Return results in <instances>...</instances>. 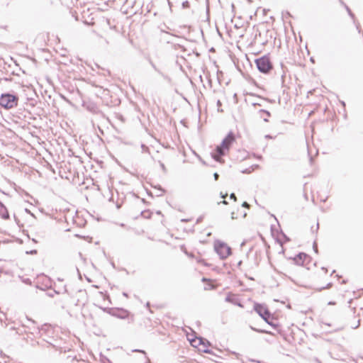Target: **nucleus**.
Returning a JSON list of instances; mask_svg holds the SVG:
<instances>
[{
    "mask_svg": "<svg viewBox=\"0 0 363 363\" xmlns=\"http://www.w3.org/2000/svg\"><path fill=\"white\" fill-rule=\"evenodd\" d=\"M250 329L255 331V332H257V333H265V334H271V335H273L272 333L268 331V330H263V329H258V328H254L253 326H250Z\"/></svg>",
    "mask_w": 363,
    "mask_h": 363,
    "instance_id": "obj_10",
    "label": "nucleus"
},
{
    "mask_svg": "<svg viewBox=\"0 0 363 363\" xmlns=\"http://www.w3.org/2000/svg\"><path fill=\"white\" fill-rule=\"evenodd\" d=\"M0 216L4 219L7 220L9 218V213L6 207L3 204L2 202L0 201Z\"/></svg>",
    "mask_w": 363,
    "mask_h": 363,
    "instance_id": "obj_8",
    "label": "nucleus"
},
{
    "mask_svg": "<svg viewBox=\"0 0 363 363\" xmlns=\"http://www.w3.org/2000/svg\"><path fill=\"white\" fill-rule=\"evenodd\" d=\"M264 121L265 122H268V119H267V118H264Z\"/></svg>",
    "mask_w": 363,
    "mask_h": 363,
    "instance_id": "obj_38",
    "label": "nucleus"
},
{
    "mask_svg": "<svg viewBox=\"0 0 363 363\" xmlns=\"http://www.w3.org/2000/svg\"><path fill=\"white\" fill-rule=\"evenodd\" d=\"M318 228H319V223H318L317 226H316V230L318 229Z\"/></svg>",
    "mask_w": 363,
    "mask_h": 363,
    "instance_id": "obj_39",
    "label": "nucleus"
},
{
    "mask_svg": "<svg viewBox=\"0 0 363 363\" xmlns=\"http://www.w3.org/2000/svg\"><path fill=\"white\" fill-rule=\"evenodd\" d=\"M214 249L221 259H226L231 254V248L226 243L220 240L215 242Z\"/></svg>",
    "mask_w": 363,
    "mask_h": 363,
    "instance_id": "obj_4",
    "label": "nucleus"
},
{
    "mask_svg": "<svg viewBox=\"0 0 363 363\" xmlns=\"http://www.w3.org/2000/svg\"><path fill=\"white\" fill-rule=\"evenodd\" d=\"M147 363H150V360L148 357H147Z\"/></svg>",
    "mask_w": 363,
    "mask_h": 363,
    "instance_id": "obj_40",
    "label": "nucleus"
},
{
    "mask_svg": "<svg viewBox=\"0 0 363 363\" xmlns=\"http://www.w3.org/2000/svg\"><path fill=\"white\" fill-rule=\"evenodd\" d=\"M213 177H214L215 180H218V177H219V174L217 172H215L213 174Z\"/></svg>",
    "mask_w": 363,
    "mask_h": 363,
    "instance_id": "obj_25",
    "label": "nucleus"
},
{
    "mask_svg": "<svg viewBox=\"0 0 363 363\" xmlns=\"http://www.w3.org/2000/svg\"><path fill=\"white\" fill-rule=\"evenodd\" d=\"M202 281H206V278H203Z\"/></svg>",
    "mask_w": 363,
    "mask_h": 363,
    "instance_id": "obj_43",
    "label": "nucleus"
},
{
    "mask_svg": "<svg viewBox=\"0 0 363 363\" xmlns=\"http://www.w3.org/2000/svg\"><path fill=\"white\" fill-rule=\"evenodd\" d=\"M189 1H184V2L182 3V6H183L184 8H187V7H189Z\"/></svg>",
    "mask_w": 363,
    "mask_h": 363,
    "instance_id": "obj_17",
    "label": "nucleus"
},
{
    "mask_svg": "<svg viewBox=\"0 0 363 363\" xmlns=\"http://www.w3.org/2000/svg\"><path fill=\"white\" fill-rule=\"evenodd\" d=\"M111 312L110 313L115 317H117L121 319H125L128 318L130 313L125 309L123 308H117V309H111Z\"/></svg>",
    "mask_w": 363,
    "mask_h": 363,
    "instance_id": "obj_6",
    "label": "nucleus"
},
{
    "mask_svg": "<svg viewBox=\"0 0 363 363\" xmlns=\"http://www.w3.org/2000/svg\"><path fill=\"white\" fill-rule=\"evenodd\" d=\"M309 258L310 257L308 255L303 252H301L294 258V261L296 264L303 266L306 260L309 259Z\"/></svg>",
    "mask_w": 363,
    "mask_h": 363,
    "instance_id": "obj_7",
    "label": "nucleus"
},
{
    "mask_svg": "<svg viewBox=\"0 0 363 363\" xmlns=\"http://www.w3.org/2000/svg\"><path fill=\"white\" fill-rule=\"evenodd\" d=\"M198 340L199 341L200 345H203L205 347L206 345H210V342L208 340H206L202 337H199Z\"/></svg>",
    "mask_w": 363,
    "mask_h": 363,
    "instance_id": "obj_11",
    "label": "nucleus"
},
{
    "mask_svg": "<svg viewBox=\"0 0 363 363\" xmlns=\"http://www.w3.org/2000/svg\"><path fill=\"white\" fill-rule=\"evenodd\" d=\"M203 352L205 353H208V354H211V351L210 350H208V349H204Z\"/></svg>",
    "mask_w": 363,
    "mask_h": 363,
    "instance_id": "obj_28",
    "label": "nucleus"
},
{
    "mask_svg": "<svg viewBox=\"0 0 363 363\" xmlns=\"http://www.w3.org/2000/svg\"><path fill=\"white\" fill-rule=\"evenodd\" d=\"M227 196H228V194H223L222 192L220 193V196H221L222 198H223V199H225Z\"/></svg>",
    "mask_w": 363,
    "mask_h": 363,
    "instance_id": "obj_30",
    "label": "nucleus"
},
{
    "mask_svg": "<svg viewBox=\"0 0 363 363\" xmlns=\"http://www.w3.org/2000/svg\"><path fill=\"white\" fill-rule=\"evenodd\" d=\"M258 70L264 74H268L273 69V65L267 55L257 58L255 61Z\"/></svg>",
    "mask_w": 363,
    "mask_h": 363,
    "instance_id": "obj_3",
    "label": "nucleus"
},
{
    "mask_svg": "<svg viewBox=\"0 0 363 363\" xmlns=\"http://www.w3.org/2000/svg\"><path fill=\"white\" fill-rule=\"evenodd\" d=\"M261 113H264L266 114L267 116H271V113L268 111H266V110H264V109H262L259 111Z\"/></svg>",
    "mask_w": 363,
    "mask_h": 363,
    "instance_id": "obj_15",
    "label": "nucleus"
},
{
    "mask_svg": "<svg viewBox=\"0 0 363 363\" xmlns=\"http://www.w3.org/2000/svg\"><path fill=\"white\" fill-rule=\"evenodd\" d=\"M160 167H161L162 171L164 172H166V167H165L164 164L162 162H160Z\"/></svg>",
    "mask_w": 363,
    "mask_h": 363,
    "instance_id": "obj_18",
    "label": "nucleus"
},
{
    "mask_svg": "<svg viewBox=\"0 0 363 363\" xmlns=\"http://www.w3.org/2000/svg\"><path fill=\"white\" fill-rule=\"evenodd\" d=\"M230 198L231 199H233L234 201H236V200H237V197H236V196H235V194L234 193L230 194Z\"/></svg>",
    "mask_w": 363,
    "mask_h": 363,
    "instance_id": "obj_21",
    "label": "nucleus"
},
{
    "mask_svg": "<svg viewBox=\"0 0 363 363\" xmlns=\"http://www.w3.org/2000/svg\"><path fill=\"white\" fill-rule=\"evenodd\" d=\"M133 352H141V353H143L144 354H146V352L144 350H142L136 349V350H133Z\"/></svg>",
    "mask_w": 363,
    "mask_h": 363,
    "instance_id": "obj_20",
    "label": "nucleus"
},
{
    "mask_svg": "<svg viewBox=\"0 0 363 363\" xmlns=\"http://www.w3.org/2000/svg\"><path fill=\"white\" fill-rule=\"evenodd\" d=\"M335 302H333V301H330V302L328 303V305H335Z\"/></svg>",
    "mask_w": 363,
    "mask_h": 363,
    "instance_id": "obj_34",
    "label": "nucleus"
},
{
    "mask_svg": "<svg viewBox=\"0 0 363 363\" xmlns=\"http://www.w3.org/2000/svg\"><path fill=\"white\" fill-rule=\"evenodd\" d=\"M221 203L225 204V205L228 204V201H226L225 200L222 201ZM219 203H220V202H219L218 204Z\"/></svg>",
    "mask_w": 363,
    "mask_h": 363,
    "instance_id": "obj_31",
    "label": "nucleus"
},
{
    "mask_svg": "<svg viewBox=\"0 0 363 363\" xmlns=\"http://www.w3.org/2000/svg\"><path fill=\"white\" fill-rule=\"evenodd\" d=\"M159 189L162 191V193L164 192V190L161 186L159 187Z\"/></svg>",
    "mask_w": 363,
    "mask_h": 363,
    "instance_id": "obj_35",
    "label": "nucleus"
},
{
    "mask_svg": "<svg viewBox=\"0 0 363 363\" xmlns=\"http://www.w3.org/2000/svg\"><path fill=\"white\" fill-rule=\"evenodd\" d=\"M269 325H272L273 328H276L277 325L273 323L272 321L269 320V323H267Z\"/></svg>",
    "mask_w": 363,
    "mask_h": 363,
    "instance_id": "obj_27",
    "label": "nucleus"
},
{
    "mask_svg": "<svg viewBox=\"0 0 363 363\" xmlns=\"http://www.w3.org/2000/svg\"><path fill=\"white\" fill-rule=\"evenodd\" d=\"M254 310L266 323H269V319L271 318V313L264 305L256 303L254 305Z\"/></svg>",
    "mask_w": 363,
    "mask_h": 363,
    "instance_id": "obj_5",
    "label": "nucleus"
},
{
    "mask_svg": "<svg viewBox=\"0 0 363 363\" xmlns=\"http://www.w3.org/2000/svg\"><path fill=\"white\" fill-rule=\"evenodd\" d=\"M313 247L314 251L316 253H318V246H317V243L315 242H314Z\"/></svg>",
    "mask_w": 363,
    "mask_h": 363,
    "instance_id": "obj_22",
    "label": "nucleus"
},
{
    "mask_svg": "<svg viewBox=\"0 0 363 363\" xmlns=\"http://www.w3.org/2000/svg\"><path fill=\"white\" fill-rule=\"evenodd\" d=\"M34 252H36V251L35 250L31 251V253H34Z\"/></svg>",
    "mask_w": 363,
    "mask_h": 363,
    "instance_id": "obj_42",
    "label": "nucleus"
},
{
    "mask_svg": "<svg viewBox=\"0 0 363 363\" xmlns=\"http://www.w3.org/2000/svg\"><path fill=\"white\" fill-rule=\"evenodd\" d=\"M331 286H332V283H329V284H327V286H325V287H322V288L320 289V291H321L322 289H329V288H330V287H331Z\"/></svg>",
    "mask_w": 363,
    "mask_h": 363,
    "instance_id": "obj_24",
    "label": "nucleus"
},
{
    "mask_svg": "<svg viewBox=\"0 0 363 363\" xmlns=\"http://www.w3.org/2000/svg\"><path fill=\"white\" fill-rule=\"evenodd\" d=\"M196 342V340H191V345H193V342Z\"/></svg>",
    "mask_w": 363,
    "mask_h": 363,
    "instance_id": "obj_41",
    "label": "nucleus"
},
{
    "mask_svg": "<svg viewBox=\"0 0 363 363\" xmlns=\"http://www.w3.org/2000/svg\"><path fill=\"white\" fill-rule=\"evenodd\" d=\"M345 9L347 11L349 16H351L353 18L354 17V15L352 12V11L350 10V9L347 6H345Z\"/></svg>",
    "mask_w": 363,
    "mask_h": 363,
    "instance_id": "obj_12",
    "label": "nucleus"
},
{
    "mask_svg": "<svg viewBox=\"0 0 363 363\" xmlns=\"http://www.w3.org/2000/svg\"><path fill=\"white\" fill-rule=\"evenodd\" d=\"M242 206L244 207V208H250V204L246 202V201H244L242 204Z\"/></svg>",
    "mask_w": 363,
    "mask_h": 363,
    "instance_id": "obj_16",
    "label": "nucleus"
},
{
    "mask_svg": "<svg viewBox=\"0 0 363 363\" xmlns=\"http://www.w3.org/2000/svg\"><path fill=\"white\" fill-rule=\"evenodd\" d=\"M198 262H201V263H203V264H206L204 260H203V259L199 260Z\"/></svg>",
    "mask_w": 363,
    "mask_h": 363,
    "instance_id": "obj_33",
    "label": "nucleus"
},
{
    "mask_svg": "<svg viewBox=\"0 0 363 363\" xmlns=\"http://www.w3.org/2000/svg\"><path fill=\"white\" fill-rule=\"evenodd\" d=\"M359 325H360V320L359 319V320H357L356 321V323H354V324H352V325H351V327H352V328H354V329H355V328H357L359 326Z\"/></svg>",
    "mask_w": 363,
    "mask_h": 363,
    "instance_id": "obj_13",
    "label": "nucleus"
},
{
    "mask_svg": "<svg viewBox=\"0 0 363 363\" xmlns=\"http://www.w3.org/2000/svg\"><path fill=\"white\" fill-rule=\"evenodd\" d=\"M150 303H149V302H147V303H146V307L149 308H150Z\"/></svg>",
    "mask_w": 363,
    "mask_h": 363,
    "instance_id": "obj_36",
    "label": "nucleus"
},
{
    "mask_svg": "<svg viewBox=\"0 0 363 363\" xmlns=\"http://www.w3.org/2000/svg\"><path fill=\"white\" fill-rule=\"evenodd\" d=\"M18 96L10 93L2 94L0 96V106L5 109H11L17 106Z\"/></svg>",
    "mask_w": 363,
    "mask_h": 363,
    "instance_id": "obj_2",
    "label": "nucleus"
},
{
    "mask_svg": "<svg viewBox=\"0 0 363 363\" xmlns=\"http://www.w3.org/2000/svg\"><path fill=\"white\" fill-rule=\"evenodd\" d=\"M235 138L233 132H230L226 137L223 140L221 144L218 145L215 152L212 153V157L219 162H221L223 160L221 157L224 156L226 152L229 150L231 145L235 141Z\"/></svg>",
    "mask_w": 363,
    "mask_h": 363,
    "instance_id": "obj_1",
    "label": "nucleus"
},
{
    "mask_svg": "<svg viewBox=\"0 0 363 363\" xmlns=\"http://www.w3.org/2000/svg\"><path fill=\"white\" fill-rule=\"evenodd\" d=\"M322 269L324 270L325 272H328V269L326 268H325V267H322Z\"/></svg>",
    "mask_w": 363,
    "mask_h": 363,
    "instance_id": "obj_37",
    "label": "nucleus"
},
{
    "mask_svg": "<svg viewBox=\"0 0 363 363\" xmlns=\"http://www.w3.org/2000/svg\"><path fill=\"white\" fill-rule=\"evenodd\" d=\"M150 64H151L152 67L155 69V71L158 72L159 73H161L160 72V70L156 67L155 65L152 61H150Z\"/></svg>",
    "mask_w": 363,
    "mask_h": 363,
    "instance_id": "obj_19",
    "label": "nucleus"
},
{
    "mask_svg": "<svg viewBox=\"0 0 363 363\" xmlns=\"http://www.w3.org/2000/svg\"><path fill=\"white\" fill-rule=\"evenodd\" d=\"M233 296V294L231 293H229L227 295V296L225 297V301L228 302V303H231L234 305H237L238 306L242 307V305L238 301V300L236 298H234Z\"/></svg>",
    "mask_w": 363,
    "mask_h": 363,
    "instance_id": "obj_9",
    "label": "nucleus"
},
{
    "mask_svg": "<svg viewBox=\"0 0 363 363\" xmlns=\"http://www.w3.org/2000/svg\"><path fill=\"white\" fill-rule=\"evenodd\" d=\"M231 218H232L233 220H234V219H236V218H237V216H235V212H232V213H231Z\"/></svg>",
    "mask_w": 363,
    "mask_h": 363,
    "instance_id": "obj_26",
    "label": "nucleus"
},
{
    "mask_svg": "<svg viewBox=\"0 0 363 363\" xmlns=\"http://www.w3.org/2000/svg\"><path fill=\"white\" fill-rule=\"evenodd\" d=\"M339 1H340V4L341 5H342V6L345 8V6H347V5L345 4V3L342 0H339Z\"/></svg>",
    "mask_w": 363,
    "mask_h": 363,
    "instance_id": "obj_29",
    "label": "nucleus"
},
{
    "mask_svg": "<svg viewBox=\"0 0 363 363\" xmlns=\"http://www.w3.org/2000/svg\"><path fill=\"white\" fill-rule=\"evenodd\" d=\"M203 216H199L197 220H196V223H201L202 220H203Z\"/></svg>",
    "mask_w": 363,
    "mask_h": 363,
    "instance_id": "obj_23",
    "label": "nucleus"
},
{
    "mask_svg": "<svg viewBox=\"0 0 363 363\" xmlns=\"http://www.w3.org/2000/svg\"><path fill=\"white\" fill-rule=\"evenodd\" d=\"M26 211L28 212V213H30L31 216H33V214L27 208L26 209Z\"/></svg>",
    "mask_w": 363,
    "mask_h": 363,
    "instance_id": "obj_32",
    "label": "nucleus"
},
{
    "mask_svg": "<svg viewBox=\"0 0 363 363\" xmlns=\"http://www.w3.org/2000/svg\"><path fill=\"white\" fill-rule=\"evenodd\" d=\"M141 148H142L143 152H148L149 151L148 147H147L145 145L143 144L141 145Z\"/></svg>",
    "mask_w": 363,
    "mask_h": 363,
    "instance_id": "obj_14",
    "label": "nucleus"
}]
</instances>
